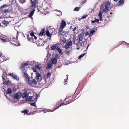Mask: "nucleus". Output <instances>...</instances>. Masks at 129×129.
Wrapping results in <instances>:
<instances>
[{
	"label": "nucleus",
	"instance_id": "1",
	"mask_svg": "<svg viewBox=\"0 0 129 129\" xmlns=\"http://www.w3.org/2000/svg\"><path fill=\"white\" fill-rule=\"evenodd\" d=\"M110 6V5L108 1H107L105 2H103L101 6L99 13H102L103 12L106 13Z\"/></svg>",
	"mask_w": 129,
	"mask_h": 129
},
{
	"label": "nucleus",
	"instance_id": "2",
	"mask_svg": "<svg viewBox=\"0 0 129 129\" xmlns=\"http://www.w3.org/2000/svg\"><path fill=\"white\" fill-rule=\"evenodd\" d=\"M64 28V20L62 21L61 25L59 28V31L58 33L59 36L60 37L61 41L64 43V37L63 33L64 32H62L63 29Z\"/></svg>",
	"mask_w": 129,
	"mask_h": 129
},
{
	"label": "nucleus",
	"instance_id": "3",
	"mask_svg": "<svg viewBox=\"0 0 129 129\" xmlns=\"http://www.w3.org/2000/svg\"><path fill=\"white\" fill-rule=\"evenodd\" d=\"M42 79L41 76L40 74L37 73V76H36L35 78L33 79L32 81L30 80L29 79H28L27 80L28 83L30 85L36 84L37 82Z\"/></svg>",
	"mask_w": 129,
	"mask_h": 129
},
{
	"label": "nucleus",
	"instance_id": "4",
	"mask_svg": "<svg viewBox=\"0 0 129 129\" xmlns=\"http://www.w3.org/2000/svg\"><path fill=\"white\" fill-rule=\"evenodd\" d=\"M31 93V91L29 90H27L23 93L22 97L25 99V100L27 101H29L31 100L32 99V96H29V95Z\"/></svg>",
	"mask_w": 129,
	"mask_h": 129
},
{
	"label": "nucleus",
	"instance_id": "5",
	"mask_svg": "<svg viewBox=\"0 0 129 129\" xmlns=\"http://www.w3.org/2000/svg\"><path fill=\"white\" fill-rule=\"evenodd\" d=\"M84 32H82L80 33L78 36V43L80 44V46H82L83 45H85L87 42L85 41H82L83 40V36L84 34Z\"/></svg>",
	"mask_w": 129,
	"mask_h": 129
},
{
	"label": "nucleus",
	"instance_id": "6",
	"mask_svg": "<svg viewBox=\"0 0 129 129\" xmlns=\"http://www.w3.org/2000/svg\"><path fill=\"white\" fill-rule=\"evenodd\" d=\"M66 100L65 102V105L69 104L74 101V100L72 96H67L65 98V101Z\"/></svg>",
	"mask_w": 129,
	"mask_h": 129
},
{
	"label": "nucleus",
	"instance_id": "7",
	"mask_svg": "<svg viewBox=\"0 0 129 129\" xmlns=\"http://www.w3.org/2000/svg\"><path fill=\"white\" fill-rule=\"evenodd\" d=\"M72 43L71 40L67 42L65 45V48L66 49H69L72 48Z\"/></svg>",
	"mask_w": 129,
	"mask_h": 129
},
{
	"label": "nucleus",
	"instance_id": "8",
	"mask_svg": "<svg viewBox=\"0 0 129 129\" xmlns=\"http://www.w3.org/2000/svg\"><path fill=\"white\" fill-rule=\"evenodd\" d=\"M38 0H31V7L32 8L35 9L36 7L37 4Z\"/></svg>",
	"mask_w": 129,
	"mask_h": 129
},
{
	"label": "nucleus",
	"instance_id": "9",
	"mask_svg": "<svg viewBox=\"0 0 129 129\" xmlns=\"http://www.w3.org/2000/svg\"><path fill=\"white\" fill-rule=\"evenodd\" d=\"M46 42V41L40 39L38 40L37 42V44L40 46H43L44 45L45 43Z\"/></svg>",
	"mask_w": 129,
	"mask_h": 129
},
{
	"label": "nucleus",
	"instance_id": "10",
	"mask_svg": "<svg viewBox=\"0 0 129 129\" xmlns=\"http://www.w3.org/2000/svg\"><path fill=\"white\" fill-rule=\"evenodd\" d=\"M13 96L14 98L17 100L18 99L21 98V94L19 92H18L14 94Z\"/></svg>",
	"mask_w": 129,
	"mask_h": 129
},
{
	"label": "nucleus",
	"instance_id": "11",
	"mask_svg": "<svg viewBox=\"0 0 129 129\" xmlns=\"http://www.w3.org/2000/svg\"><path fill=\"white\" fill-rule=\"evenodd\" d=\"M28 65V62H26L25 63L24 62L23 63H21L20 67V69H22L23 68H24V69L25 70V67H26V66H27Z\"/></svg>",
	"mask_w": 129,
	"mask_h": 129
},
{
	"label": "nucleus",
	"instance_id": "12",
	"mask_svg": "<svg viewBox=\"0 0 129 129\" xmlns=\"http://www.w3.org/2000/svg\"><path fill=\"white\" fill-rule=\"evenodd\" d=\"M59 47L58 46L57 44H55L54 45H52L51 47V48L52 50H55V49L57 50L58 49Z\"/></svg>",
	"mask_w": 129,
	"mask_h": 129
},
{
	"label": "nucleus",
	"instance_id": "13",
	"mask_svg": "<svg viewBox=\"0 0 129 129\" xmlns=\"http://www.w3.org/2000/svg\"><path fill=\"white\" fill-rule=\"evenodd\" d=\"M6 75H3L2 76L3 80V83H5L6 81L8 79V78H7V76Z\"/></svg>",
	"mask_w": 129,
	"mask_h": 129
},
{
	"label": "nucleus",
	"instance_id": "14",
	"mask_svg": "<svg viewBox=\"0 0 129 129\" xmlns=\"http://www.w3.org/2000/svg\"><path fill=\"white\" fill-rule=\"evenodd\" d=\"M9 21L4 20L2 23V24L4 25V26H7V25L11 22V21Z\"/></svg>",
	"mask_w": 129,
	"mask_h": 129
},
{
	"label": "nucleus",
	"instance_id": "15",
	"mask_svg": "<svg viewBox=\"0 0 129 129\" xmlns=\"http://www.w3.org/2000/svg\"><path fill=\"white\" fill-rule=\"evenodd\" d=\"M13 42H11L13 44H14L15 45H16L17 46H19L20 45V44L19 42L17 41V40H15V41L14 40H13Z\"/></svg>",
	"mask_w": 129,
	"mask_h": 129
},
{
	"label": "nucleus",
	"instance_id": "16",
	"mask_svg": "<svg viewBox=\"0 0 129 129\" xmlns=\"http://www.w3.org/2000/svg\"><path fill=\"white\" fill-rule=\"evenodd\" d=\"M24 73V77H25L26 78V80L27 81L28 80V79H29V76L28 74H27V73L26 72V71H25V72H23Z\"/></svg>",
	"mask_w": 129,
	"mask_h": 129
},
{
	"label": "nucleus",
	"instance_id": "17",
	"mask_svg": "<svg viewBox=\"0 0 129 129\" xmlns=\"http://www.w3.org/2000/svg\"><path fill=\"white\" fill-rule=\"evenodd\" d=\"M72 50V48H70L69 49H66V50H65V51H66V54H67V55H69V53Z\"/></svg>",
	"mask_w": 129,
	"mask_h": 129
},
{
	"label": "nucleus",
	"instance_id": "18",
	"mask_svg": "<svg viewBox=\"0 0 129 129\" xmlns=\"http://www.w3.org/2000/svg\"><path fill=\"white\" fill-rule=\"evenodd\" d=\"M57 62V59L56 58H53L52 59V63L53 64H56Z\"/></svg>",
	"mask_w": 129,
	"mask_h": 129
},
{
	"label": "nucleus",
	"instance_id": "19",
	"mask_svg": "<svg viewBox=\"0 0 129 129\" xmlns=\"http://www.w3.org/2000/svg\"><path fill=\"white\" fill-rule=\"evenodd\" d=\"M6 82L5 83H3L4 85H7L8 86L9 85H11V82L8 79L6 81Z\"/></svg>",
	"mask_w": 129,
	"mask_h": 129
},
{
	"label": "nucleus",
	"instance_id": "20",
	"mask_svg": "<svg viewBox=\"0 0 129 129\" xmlns=\"http://www.w3.org/2000/svg\"><path fill=\"white\" fill-rule=\"evenodd\" d=\"M1 12L3 13H8L9 12V9H3L2 10Z\"/></svg>",
	"mask_w": 129,
	"mask_h": 129
},
{
	"label": "nucleus",
	"instance_id": "21",
	"mask_svg": "<svg viewBox=\"0 0 129 129\" xmlns=\"http://www.w3.org/2000/svg\"><path fill=\"white\" fill-rule=\"evenodd\" d=\"M64 104V103H60L59 104H58V106H57L56 107V108H55V109L52 111H54L55 110V109H58V108H59V107H60L61 105H64L63 104Z\"/></svg>",
	"mask_w": 129,
	"mask_h": 129
},
{
	"label": "nucleus",
	"instance_id": "22",
	"mask_svg": "<svg viewBox=\"0 0 129 129\" xmlns=\"http://www.w3.org/2000/svg\"><path fill=\"white\" fill-rule=\"evenodd\" d=\"M29 35H27V37L28 40L29 41H31L33 42H34V41L33 40V38H29Z\"/></svg>",
	"mask_w": 129,
	"mask_h": 129
},
{
	"label": "nucleus",
	"instance_id": "23",
	"mask_svg": "<svg viewBox=\"0 0 129 129\" xmlns=\"http://www.w3.org/2000/svg\"><path fill=\"white\" fill-rule=\"evenodd\" d=\"M35 11V10L34 9L30 12L29 16V17L30 18L32 17L34 12Z\"/></svg>",
	"mask_w": 129,
	"mask_h": 129
},
{
	"label": "nucleus",
	"instance_id": "24",
	"mask_svg": "<svg viewBox=\"0 0 129 129\" xmlns=\"http://www.w3.org/2000/svg\"><path fill=\"white\" fill-rule=\"evenodd\" d=\"M57 51H58V52L60 55H62L63 52H62V50L60 49L59 47L58 49L57 50Z\"/></svg>",
	"mask_w": 129,
	"mask_h": 129
},
{
	"label": "nucleus",
	"instance_id": "25",
	"mask_svg": "<svg viewBox=\"0 0 129 129\" xmlns=\"http://www.w3.org/2000/svg\"><path fill=\"white\" fill-rule=\"evenodd\" d=\"M45 28H43L40 31L39 33V35L41 36L43 35L44 33V32Z\"/></svg>",
	"mask_w": 129,
	"mask_h": 129
},
{
	"label": "nucleus",
	"instance_id": "26",
	"mask_svg": "<svg viewBox=\"0 0 129 129\" xmlns=\"http://www.w3.org/2000/svg\"><path fill=\"white\" fill-rule=\"evenodd\" d=\"M9 75L12 77L16 79V78H17V75H15V74H13V73H11Z\"/></svg>",
	"mask_w": 129,
	"mask_h": 129
},
{
	"label": "nucleus",
	"instance_id": "27",
	"mask_svg": "<svg viewBox=\"0 0 129 129\" xmlns=\"http://www.w3.org/2000/svg\"><path fill=\"white\" fill-rule=\"evenodd\" d=\"M6 93L8 94H10L11 93L12 91L10 88H9L7 90Z\"/></svg>",
	"mask_w": 129,
	"mask_h": 129
},
{
	"label": "nucleus",
	"instance_id": "28",
	"mask_svg": "<svg viewBox=\"0 0 129 129\" xmlns=\"http://www.w3.org/2000/svg\"><path fill=\"white\" fill-rule=\"evenodd\" d=\"M28 111L26 109H25L23 111H22L21 112L22 113H24L25 114H27V115H29L30 114H28Z\"/></svg>",
	"mask_w": 129,
	"mask_h": 129
},
{
	"label": "nucleus",
	"instance_id": "29",
	"mask_svg": "<svg viewBox=\"0 0 129 129\" xmlns=\"http://www.w3.org/2000/svg\"><path fill=\"white\" fill-rule=\"evenodd\" d=\"M86 54V53H84L80 55V56L78 57V59H80L83 57Z\"/></svg>",
	"mask_w": 129,
	"mask_h": 129
},
{
	"label": "nucleus",
	"instance_id": "30",
	"mask_svg": "<svg viewBox=\"0 0 129 129\" xmlns=\"http://www.w3.org/2000/svg\"><path fill=\"white\" fill-rule=\"evenodd\" d=\"M124 2V0H120L119 2L118 3L119 5L123 4Z\"/></svg>",
	"mask_w": 129,
	"mask_h": 129
},
{
	"label": "nucleus",
	"instance_id": "31",
	"mask_svg": "<svg viewBox=\"0 0 129 129\" xmlns=\"http://www.w3.org/2000/svg\"><path fill=\"white\" fill-rule=\"evenodd\" d=\"M46 34L47 36L49 37H51V35L50 34L49 31L48 30H47L46 31Z\"/></svg>",
	"mask_w": 129,
	"mask_h": 129
},
{
	"label": "nucleus",
	"instance_id": "32",
	"mask_svg": "<svg viewBox=\"0 0 129 129\" xmlns=\"http://www.w3.org/2000/svg\"><path fill=\"white\" fill-rule=\"evenodd\" d=\"M54 58H56V59H59L60 58V56L58 54H55V57Z\"/></svg>",
	"mask_w": 129,
	"mask_h": 129
},
{
	"label": "nucleus",
	"instance_id": "33",
	"mask_svg": "<svg viewBox=\"0 0 129 129\" xmlns=\"http://www.w3.org/2000/svg\"><path fill=\"white\" fill-rule=\"evenodd\" d=\"M33 71L34 72H35L36 73V76H37V73L39 74H40L39 73L37 72V70H36V68H34L33 69Z\"/></svg>",
	"mask_w": 129,
	"mask_h": 129
},
{
	"label": "nucleus",
	"instance_id": "34",
	"mask_svg": "<svg viewBox=\"0 0 129 129\" xmlns=\"http://www.w3.org/2000/svg\"><path fill=\"white\" fill-rule=\"evenodd\" d=\"M8 6L7 4L4 5H3L2 6L0 7V9H3L5 8H6L8 7Z\"/></svg>",
	"mask_w": 129,
	"mask_h": 129
},
{
	"label": "nucleus",
	"instance_id": "35",
	"mask_svg": "<svg viewBox=\"0 0 129 129\" xmlns=\"http://www.w3.org/2000/svg\"><path fill=\"white\" fill-rule=\"evenodd\" d=\"M80 8V7H76L74 9V10L78 11L79 10Z\"/></svg>",
	"mask_w": 129,
	"mask_h": 129
},
{
	"label": "nucleus",
	"instance_id": "36",
	"mask_svg": "<svg viewBox=\"0 0 129 129\" xmlns=\"http://www.w3.org/2000/svg\"><path fill=\"white\" fill-rule=\"evenodd\" d=\"M26 0H19V2L22 4H23L25 3Z\"/></svg>",
	"mask_w": 129,
	"mask_h": 129
},
{
	"label": "nucleus",
	"instance_id": "37",
	"mask_svg": "<svg viewBox=\"0 0 129 129\" xmlns=\"http://www.w3.org/2000/svg\"><path fill=\"white\" fill-rule=\"evenodd\" d=\"M30 35L32 37H33L35 35L34 34L33 31V30H31V31L30 33Z\"/></svg>",
	"mask_w": 129,
	"mask_h": 129
},
{
	"label": "nucleus",
	"instance_id": "38",
	"mask_svg": "<svg viewBox=\"0 0 129 129\" xmlns=\"http://www.w3.org/2000/svg\"><path fill=\"white\" fill-rule=\"evenodd\" d=\"M90 31L91 34H93L95 32V30L94 29H90Z\"/></svg>",
	"mask_w": 129,
	"mask_h": 129
},
{
	"label": "nucleus",
	"instance_id": "39",
	"mask_svg": "<svg viewBox=\"0 0 129 129\" xmlns=\"http://www.w3.org/2000/svg\"><path fill=\"white\" fill-rule=\"evenodd\" d=\"M51 75V73L50 72H49L48 73H47L46 75V76L48 77H50Z\"/></svg>",
	"mask_w": 129,
	"mask_h": 129
},
{
	"label": "nucleus",
	"instance_id": "40",
	"mask_svg": "<svg viewBox=\"0 0 129 129\" xmlns=\"http://www.w3.org/2000/svg\"><path fill=\"white\" fill-rule=\"evenodd\" d=\"M52 66V64L51 63H49L47 65V66L48 68H50Z\"/></svg>",
	"mask_w": 129,
	"mask_h": 129
},
{
	"label": "nucleus",
	"instance_id": "41",
	"mask_svg": "<svg viewBox=\"0 0 129 129\" xmlns=\"http://www.w3.org/2000/svg\"><path fill=\"white\" fill-rule=\"evenodd\" d=\"M30 104L31 105L35 106L36 107V108L37 107L35 105V102H34L33 103H30Z\"/></svg>",
	"mask_w": 129,
	"mask_h": 129
},
{
	"label": "nucleus",
	"instance_id": "42",
	"mask_svg": "<svg viewBox=\"0 0 129 129\" xmlns=\"http://www.w3.org/2000/svg\"><path fill=\"white\" fill-rule=\"evenodd\" d=\"M1 41L2 43H4V42H6V41L4 39L2 38L1 39Z\"/></svg>",
	"mask_w": 129,
	"mask_h": 129
},
{
	"label": "nucleus",
	"instance_id": "43",
	"mask_svg": "<svg viewBox=\"0 0 129 129\" xmlns=\"http://www.w3.org/2000/svg\"><path fill=\"white\" fill-rule=\"evenodd\" d=\"M36 68H38V69L39 70L41 68V66H40L39 65H37L36 66Z\"/></svg>",
	"mask_w": 129,
	"mask_h": 129
},
{
	"label": "nucleus",
	"instance_id": "44",
	"mask_svg": "<svg viewBox=\"0 0 129 129\" xmlns=\"http://www.w3.org/2000/svg\"><path fill=\"white\" fill-rule=\"evenodd\" d=\"M96 18H95V20H92L91 22L92 23H94L96 22Z\"/></svg>",
	"mask_w": 129,
	"mask_h": 129
},
{
	"label": "nucleus",
	"instance_id": "45",
	"mask_svg": "<svg viewBox=\"0 0 129 129\" xmlns=\"http://www.w3.org/2000/svg\"><path fill=\"white\" fill-rule=\"evenodd\" d=\"M102 13H99V14H98V16L99 17H102Z\"/></svg>",
	"mask_w": 129,
	"mask_h": 129
},
{
	"label": "nucleus",
	"instance_id": "46",
	"mask_svg": "<svg viewBox=\"0 0 129 129\" xmlns=\"http://www.w3.org/2000/svg\"><path fill=\"white\" fill-rule=\"evenodd\" d=\"M33 37H34V39L35 40H36L37 39V37L36 36H35H35H34Z\"/></svg>",
	"mask_w": 129,
	"mask_h": 129
},
{
	"label": "nucleus",
	"instance_id": "47",
	"mask_svg": "<svg viewBox=\"0 0 129 129\" xmlns=\"http://www.w3.org/2000/svg\"><path fill=\"white\" fill-rule=\"evenodd\" d=\"M90 45L89 44H88V46H87V47L86 48V51L87 50V49L89 46H90Z\"/></svg>",
	"mask_w": 129,
	"mask_h": 129
},
{
	"label": "nucleus",
	"instance_id": "48",
	"mask_svg": "<svg viewBox=\"0 0 129 129\" xmlns=\"http://www.w3.org/2000/svg\"><path fill=\"white\" fill-rule=\"evenodd\" d=\"M87 16H86V15L83 16L82 17V18L84 19L86 18V17Z\"/></svg>",
	"mask_w": 129,
	"mask_h": 129
},
{
	"label": "nucleus",
	"instance_id": "49",
	"mask_svg": "<svg viewBox=\"0 0 129 129\" xmlns=\"http://www.w3.org/2000/svg\"><path fill=\"white\" fill-rule=\"evenodd\" d=\"M17 89H16V88L14 87L13 88V91H16L17 90Z\"/></svg>",
	"mask_w": 129,
	"mask_h": 129
},
{
	"label": "nucleus",
	"instance_id": "50",
	"mask_svg": "<svg viewBox=\"0 0 129 129\" xmlns=\"http://www.w3.org/2000/svg\"><path fill=\"white\" fill-rule=\"evenodd\" d=\"M76 29V27H75L74 28L73 30V31L74 32Z\"/></svg>",
	"mask_w": 129,
	"mask_h": 129
},
{
	"label": "nucleus",
	"instance_id": "51",
	"mask_svg": "<svg viewBox=\"0 0 129 129\" xmlns=\"http://www.w3.org/2000/svg\"><path fill=\"white\" fill-rule=\"evenodd\" d=\"M86 28L87 29H89L90 28L88 26H86Z\"/></svg>",
	"mask_w": 129,
	"mask_h": 129
},
{
	"label": "nucleus",
	"instance_id": "52",
	"mask_svg": "<svg viewBox=\"0 0 129 129\" xmlns=\"http://www.w3.org/2000/svg\"><path fill=\"white\" fill-rule=\"evenodd\" d=\"M96 22H97V23H98L99 22V19H96Z\"/></svg>",
	"mask_w": 129,
	"mask_h": 129
},
{
	"label": "nucleus",
	"instance_id": "53",
	"mask_svg": "<svg viewBox=\"0 0 129 129\" xmlns=\"http://www.w3.org/2000/svg\"><path fill=\"white\" fill-rule=\"evenodd\" d=\"M100 17V20L101 21H102V17Z\"/></svg>",
	"mask_w": 129,
	"mask_h": 129
},
{
	"label": "nucleus",
	"instance_id": "54",
	"mask_svg": "<svg viewBox=\"0 0 129 129\" xmlns=\"http://www.w3.org/2000/svg\"><path fill=\"white\" fill-rule=\"evenodd\" d=\"M88 35V32H86V33L85 35Z\"/></svg>",
	"mask_w": 129,
	"mask_h": 129
},
{
	"label": "nucleus",
	"instance_id": "55",
	"mask_svg": "<svg viewBox=\"0 0 129 129\" xmlns=\"http://www.w3.org/2000/svg\"><path fill=\"white\" fill-rule=\"evenodd\" d=\"M124 43H125V42L123 41H122L121 42V44H124Z\"/></svg>",
	"mask_w": 129,
	"mask_h": 129
},
{
	"label": "nucleus",
	"instance_id": "56",
	"mask_svg": "<svg viewBox=\"0 0 129 129\" xmlns=\"http://www.w3.org/2000/svg\"><path fill=\"white\" fill-rule=\"evenodd\" d=\"M68 75H67L66 76H67V78H66V80L67 81V80H68Z\"/></svg>",
	"mask_w": 129,
	"mask_h": 129
},
{
	"label": "nucleus",
	"instance_id": "57",
	"mask_svg": "<svg viewBox=\"0 0 129 129\" xmlns=\"http://www.w3.org/2000/svg\"><path fill=\"white\" fill-rule=\"evenodd\" d=\"M2 55V54L1 52H0V56H1Z\"/></svg>",
	"mask_w": 129,
	"mask_h": 129
},
{
	"label": "nucleus",
	"instance_id": "58",
	"mask_svg": "<svg viewBox=\"0 0 129 129\" xmlns=\"http://www.w3.org/2000/svg\"><path fill=\"white\" fill-rule=\"evenodd\" d=\"M2 38V36H0V39H1Z\"/></svg>",
	"mask_w": 129,
	"mask_h": 129
},
{
	"label": "nucleus",
	"instance_id": "59",
	"mask_svg": "<svg viewBox=\"0 0 129 129\" xmlns=\"http://www.w3.org/2000/svg\"><path fill=\"white\" fill-rule=\"evenodd\" d=\"M79 48L78 47L77 48V49L78 50H79Z\"/></svg>",
	"mask_w": 129,
	"mask_h": 129
},
{
	"label": "nucleus",
	"instance_id": "60",
	"mask_svg": "<svg viewBox=\"0 0 129 129\" xmlns=\"http://www.w3.org/2000/svg\"><path fill=\"white\" fill-rule=\"evenodd\" d=\"M83 82V81H82L81 82V83H80L79 84V85H80L81 84V83H82V82Z\"/></svg>",
	"mask_w": 129,
	"mask_h": 129
},
{
	"label": "nucleus",
	"instance_id": "61",
	"mask_svg": "<svg viewBox=\"0 0 129 129\" xmlns=\"http://www.w3.org/2000/svg\"><path fill=\"white\" fill-rule=\"evenodd\" d=\"M110 14H113V13H112V12H110Z\"/></svg>",
	"mask_w": 129,
	"mask_h": 129
},
{
	"label": "nucleus",
	"instance_id": "62",
	"mask_svg": "<svg viewBox=\"0 0 129 129\" xmlns=\"http://www.w3.org/2000/svg\"><path fill=\"white\" fill-rule=\"evenodd\" d=\"M114 1H117L118 0H114Z\"/></svg>",
	"mask_w": 129,
	"mask_h": 129
},
{
	"label": "nucleus",
	"instance_id": "63",
	"mask_svg": "<svg viewBox=\"0 0 129 129\" xmlns=\"http://www.w3.org/2000/svg\"><path fill=\"white\" fill-rule=\"evenodd\" d=\"M2 26L1 25V23H0V26Z\"/></svg>",
	"mask_w": 129,
	"mask_h": 129
},
{
	"label": "nucleus",
	"instance_id": "64",
	"mask_svg": "<svg viewBox=\"0 0 129 129\" xmlns=\"http://www.w3.org/2000/svg\"><path fill=\"white\" fill-rule=\"evenodd\" d=\"M126 44H127L128 45H129V44L128 43H126Z\"/></svg>",
	"mask_w": 129,
	"mask_h": 129
}]
</instances>
